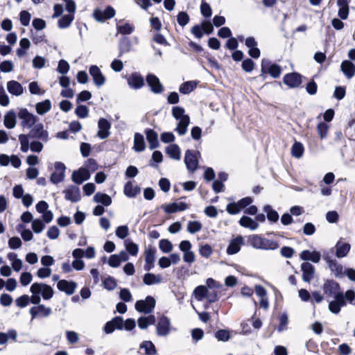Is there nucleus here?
<instances>
[{
  "label": "nucleus",
  "mask_w": 355,
  "mask_h": 355,
  "mask_svg": "<svg viewBox=\"0 0 355 355\" xmlns=\"http://www.w3.org/2000/svg\"><path fill=\"white\" fill-rule=\"evenodd\" d=\"M159 249L164 253H168L173 250V244L167 239H161L159 242Z\"/></svg>",
  "instance_id": "obj_49"
},
{
  "label": "nucleus",
  "mask_w": 355,
  "mask_h": 355,
  "mask_svg": "<svg viewBox=\"0 0 355 355\" xmlns=\"http://www.w3.org/2000/svg\"><path fill=\"white\" fill-rule=\"evenodd\" d=\"M212 252L213 250L211 247L208 244L202 245L199 248V253L203 257H209L212 254Z\"/></svg>",
  "instance_id": "obj_56"
},
{
  "label": "nucleus",
  "mask_w": 355,
  "mask_h": 355,
  "mask_svg": "<svg viewBox=\"0 0 355 355\" xmlns=\"http://www.w3.org/2000/svg\"><path fill=\"white\" fill-rule=\"evenodd\" d=\"M188 209V205L184 202H173L164 207L165 212L168 214L184 211Z\"/></svg>",
  "instance_id": "obj_29"
},
{
  "label": "nucleus",
  "mask_w": 355,
  "mask_h": 355,
  "mask_svg": "<svg viewBox=\"0 0 355 355\" xmlns=\"http://www.w3.org/2000/svg\"><path fill=\"white\" fill-rule=\"evenodd\" d=\"M33 285H39L40 286V294L45 300H49L53 296V289L51 286L42 283H33Z\"/></svg>",
  "instance_id": "obj_32"
},
{
  "label": "nucleus",
  "mask_w": 355,
  "mask_h": 355,
  "mask_svg": "<svg viewBox=\"0 0 355 355\" xmlns=\"http://www.w3.org/2000/svg\"><path fill=\"white\" fill-rule=\"evenodd\" d=\"M329 130V126L324 122H320L317 126V132L320 139H324L327 137Z\"/></svg>",
  "instance_id": "obj_51"
},
{
  "label": "nucleus",
  "mask_w": 355,
  "mask_h": 355,
  "mask_svg": "<svg viewBox=\"0 0 355 355\" xmlns=\"http://www.w3.org/2000/svg\"><path fill=\"white\" fill-rule=\"evenodd\" d=\"M76 114L81 119L86 118L89 114V109L85 105H78L75 110Z\"/></svg>",
  "instance_id": "obj_54"
},
{
  "label": "nucleus",
  "mask_w": 355,
  "mask_h": 355,
  "mask_svg": "<svg viewBox=\"0 0 355 355\" xmlns=\"http://www.w3.org/2000/svg\"><path fill=\"white\" fill-rule=\"evenodd\" d=\"M127 82L128 85L135 89H140L144 85L143 77L137 72L131 73L127 78Z\"/></svg>",
  "instance_id": "obj_22"
},
{
  "label": "nucleus",
  "mask_w": 355,
  "mask_h": 355,
  "mask_svg": "<svg viewBox=\"0 0 355 355\" xmlns=\"http://www.w3.org/2000/svg\"><path fill=\"white\" fill-rule=\"evenodd\" d=\"M196 87V83L193 81H187L182 84L180 87V92L182 94H187L192 92Z\"/></svg>",
  "instance_id": "obj_46"
},
{
  "label": "nucleus",
  "mask_w": 355,
  "mask_h": 355,
  "mask_svg": "<svg viewBox=\"0 0 355 355\" xmlns=\"http://www.w3.org/2000/svg\"><path fill=\"white\" fill-rule=\"evenodd\" d=\"M239 223L241 226L253 231L259 227V223L255 220L246 216H242Z\"/></svg>",
  "instance_id": "obj_31"
},
{
  "label": "nucleus",
  "mask_w": 355,
  "mask_h": 355,
  "mask_svg": "<svg viewBox=\"0 0 355 355\" xmlns=\"http://www.w3.org/2000/svg\"><path fill=\"white\" fill-rule=\"evenodd\" d=\"M119 297L124 302H128L132 300V296L127 288H122L119 293Z\"/></svg>",
  "instance_id": "obj_62"
},
{
  "label": "nucleus",
  "mask_w": 355,
  "mask_h": 355,
  "mask_svg": "<svg viewBox=\"0 0 355 355\" xmlns=\"http://www.w3.org/2000/svg\"><path fill=\"white\" fill-rule=\"evenodd\" d=\"M248 242L252 248L256 249L268 250H275L278 248L277 242L257 234L250 236L248 237Z\"/></svg>",
  "instance_id": "obj_2"
},
{
  "label": "nucleus",
  "mask_w": 355,
  "mask_h": 355,
  "mask_svg": "<svg viewBox=\"0 0 355 355\" xmlns=\"http://www.w3.org/2000/svg\"><path fill=\"white\" fill-rule=\"evenodd\" d=\"M123 191L128 197L134 198L139 193L140 189L137 186L134 187L132 183L129 181L125 184Z\"/></svg>",
  "instance_id": "obj_38"
},
{
  "label": "nucleus",
  "mask_w": 355,
  "mask_h": 355,
  "mask_svg": "<svg viewBox=\"0 0 355 355\" xmlns=\"http://www.w3.org/2000/svg\"><path fill=\"white\" fill-rule=\"evenodd\" d=\"M28 136L26 135H20L19 136V140L21 144V150L24 153H26L30 148Z\"/></svg>",
  "instance_id": "obj_52"
},
{
  "label": "nucleus",
  "mask_w": 355,
  "mask_h": 355,
  "mask_svg": "<svg viewBox=\"0 0 355 355\" xmlns=\"http://www.w3.org/2000/svg\"><path fill=\"white\" fill-rule=\"evenodd\" d=\"M139 347L144 349L146 355H156L157 354L155 346L151 341H143L140 344Z\"/></svg>",
  "instance_id": "obj_40"
},
{
  "label": "nucleus",
  "mask_w": 355,
  "mask_h": 355,
  "mask_svg": "<svg viewBox=\"0 0 355 355\" xmlns=\"http://www.w3.org/2000/svg\"><path fill=\"white\" fill-rule=\"evenodd\" d=\"M98 131L97 136L101 139H105L110 137L111 123L104 118H100L98 121Z\"/></svg>",
  "instance_id": "obj_11"
},
{
  "label": "nucleus",
  "mask_w": 355,
  "mask_h": 355,
  "mask_svg": "<svg viewBox=\"0 0 355 355\" xmlns=\"http://www.w3.org/2000/svg\"><path fill=\"white\" fill-rule=\"evenodd\" d=\"M202 224L199 221H189L187 225V231L191 234H195L201 230Z\"/></svg>",
  "instance_id": "obj_50"
},
{
  "label": "nucleus",
  "mask_w": 355,
  "mask_h": 355,
  "mask_svg": "<svg viewBox=\"0 0 355 355\" xmlns=\"http://www.w3.org/2000/svg\"><path fill=\"white\" fill-rule=\"evenodd\" d=\"M18 117L21 121V125L25 128H31L38 119V118L29 112L27 109L21 108L18 112Z\"/></svg>",
  "instance_id": "obj_4"
},
{
  "label": "nucleus",
  "mask_w": 355,
  "mask_h": 355,
  "mask_svg": "<svg viewBox=\"0 0 355 355\" xmlns=\"http://www.w3.org/2000/svg\"><path fill=\"white\" fill-rule=\"evenodd\" d=\"M292 155L297 159L300 158L304 153L303 145L297 141H295L291 148Z\"/></svg>",
  "instance_id": "obj_44"
},
{
  "label": "nucleus",
  "mask_w": 355,
  "mask_h": 355,
  "mask_svg": "<svg viewBox=\"0 0 355 355\" xmlns=\"http://www.w3.org/2000/svg\"><path fill=\"white\" fill-rule=\"evenodd\" d=\"M115 14V10L112 6H107L104 10L100 8L95 9L93 16L97 21L104 22L105 20L112 18Z\"/></svg>",
  "instance_id": "obj_8"
},
{
  "label": "nucleus",
  "mask_w": 355,
  "mask_h": 355,
  "mask_svg": "<svg viewBox=\"0 0 355 355\" xmlns=\"http://www.w3.org/2000/svg\"><path fill=\"white\" fill-rule=\"evenodd\" d=\"M322 289L327 296L336 297V295L343 294L340 292V286L339 284L333 281V280H327L322 286Z\"/></svg>",
  "instance_id": "obj_13"
},
{
  "label": "nucleus",
  "mask_w": 355,
  "mask_h": 355,
  "mask_svg": "<svg viewBox=\"0 0 355 355\" xmlns=\"http://www.w3.org/2000/svg\"><path fill=\"white\" fill-rule=\"evenodd\" d=\"M7 89L14 96H21L24 93V87L16 80H10L7 83Z\"/></svg>",
  "instance_id": "obj_27"
},
{
  "label": "nucleus",
  "mask_w": 355,
  "mask_h": 355,
  "mask_svg": "<svg viewBox=\"0 0 355 355\" xmlns=\"http://www.w3.org/2000/svg\"><path fill=\"white\" fill-rule=\"evenodd\" d=\"M156 250L154 248H150L145 250V265L144 270L146 271L150 270L154 267V262L155 260Z\"/></svg>",
  "instance_id": "obj_25"
},
{
  "label": "nucleus",
  "mask_w": 355,
  "mask_h": 355,
  "mask_svg": "<svg viewBox=\"0 0 355 355\" xmlns=\"http://www.w3.org/2000/svg\"><path fill=\"white\" fill-rule=\"evenodd\" d=\"M40 286L39 285H31L30 291L32 293V296L30 297V302L34 304H40L41 301L40 297Z\"/></svg>",
  "instance_id": "obj_39"
},
{
  "label": "nucleus",
  "mask_w": 355,
  "mask_h": 355,
  "mask_svg": "<svg viewBox=\"0 0 355 355\" xmlns=\"http://www.w3.org/2000/svg\"><path fill=\"white\" fill-rule=\"evenodd\" d=\"M51 108V102L49 99L37 103L35 105L36 112L40 115L48 112Z\"/></svg>",
  "instance_id": "obj_37"
},
{
  "label": "nucleus",
  "mask_w": 355,
  "mask_h": 355,
  "mask_svg": "<svg viewBox=\"0 0 355 355\" xmlns=\"http://www.w3.org/2000/svg\"><path fill=\"white\" fill-rule=\"evenodd\" d=\"M29 313L31 315V320H33L37 316L49 317L51 314L52 310L50 307H46L44 304H39L31 307L29 310Z\"/></svg>",
  "instance_id": "obj_14"
},
{
  "label": "nucleus",
  "mask_w": 355,
  "mask_h": 355,
  "mask_svg": "<svg viewBox=\"0 0 355 355\" xmlns=\"http://www.w3.org/2000/svg\"><path fill=\"white\" fill-rule=\"evenodd\" d=\"M215 337L219 341H227L230 338V332L227 330L221 329L215 333Z\"/></svg>",
  "instance_id": "obj_53"
},
{
  "label": "nucleus",
  "mask_w": 355,
  "mask_h": 355,
  "mask_svg": "<svg viewBox=\"0 0 355 355\" xmlns=\"http://www.w3.org/2000/svg\"><path fill=\"white\" fill-rule=\"evenodd\" d=\"M185 110L183 107L175 106L172 108L173 116L178 121L175 130L180 135H184L187 131V128L190 123V118L184 114Z\"/></svg>",
  "instance_id": "obj_1"
},
{
  "label": "nucleus",
  "mask_w": 355,
  "mask_h": 355,
  "mask_svg": "<svg viewBox=\"0 0 355 355\" xmlns=\"http://www.w3.org/2000/svg\"><path fill=\"white\" fill-rule=\"evenodd\" d=\"M104 287L110 291L114 290L116 286V282L113 277H108L103 282Z\"/></svg>",
  "instance_id": "obj_64"
},
{
  "label": "nucleus",
  "mask_w": 355,
  "mask_h": 355,
  "mask_svg": "<svg viewBox=\"0 0 355 355\" xmlns=\"http://www.w3.org/2000/svg\"><path fill=\"white\" fill-rule=\"evenodd\" d=\"M4 125L8 128L12 129L16 125V114L14 111L8 112L4 116L3 121Z\"/></svg>",
  "instance_id": "obj_35"
},
{
  "label": "nucleus",
  "mask_w": 355,
  "mask_h": 355,
  "mask_svg": "<svg viewBox=\"0 0 355 355\" xmlns=\"http://www.w3.org/2000/svg\"><path fill=\"white\" fill-rule=\"evenodd\" d=\"M73 15L69 14L64 15L61 19L58 20V26L60 28H66L70 26L73 20Z\"/></svg>",
  "instance_id": "obj_45"
},
{
  "label": "nucleus",
  "mask_w": 355,
  "mask_h": 355,
  "mask_svg": "<svg viewBox=\"0 0 355 355\" xmlns=\"http://www.w3.org/2000/svg\"><path fill=\"white\" fill-rule=\"evenodd\" d=\"M94 200L96 202L101 203L105 206H109L112 203L111 198L105 193H96L94 196Z\"/></svg>",
  "instance_id": "obj_42"
},
{
  "label": "nucleus",
  "mask_w": 355,
  "mask_h": 355,
  "mask_svg": "<svg viewBox=\"0 0 355 355\" xmlns=\"http://www.w3.org/2000/svg\"><path fill=\"white\" fill-rule=\"evenodd\" d=\"M207 290L208 289L205 286H197L193 291V294L195 295L197 300L201 301L202 299L205 298Z\"/></svg>",
  "instance_id": "obj_48"
},
{
  "label": "nucleus",
  "mask_w": 355,
  "mask_h": 355,
  "mask_svg": "<svg viewBox=\"0 0 355 355\" xmlns=\"http://www.w3.org/2000/svg\"><path fill=\"white\" fill-rule=\"evenodd\" d=\"M157 334L159 336H166L171 330V321L166 316H162L157 324Z\"/></svg>",
  "instance_id": "obj_12"
},
{
  "label": "nucleus",
  "mask_w": 355,
  "mask_h": 355,
  "mask_svg": "<svg viewBox=\"0 0 355 355\" xmlns=\"http://www.w3.org/2000/svg\"><path fill=\"white\" fill-rule=\"evenodd\" d=\"M263 211L266 213L267 218L269 221L272 223H276L279 220V214L278 213L272 209L271 206L266 205L263 207Z\"/></svg>",
  "instance_id": "obj_43"
},
{
  "label": "nucleus",
  "mask_w": 355,
  "mask_h": 355,
  "mask_svg": "<svg viewBox=\"0 0 355 355\" xmlns=\"http://www.w3.org/2000/svg\"><path fill=\"white\" fill-rule=\"evenodd\" d=\"M55 171L51 174L50 180L53 184H58L64 179L65 165L60 162H56L54 164Z\"/></svg>",
  "instance_id": "obj_9"
},
{
  "label": "nucleus",
  "mask_w": 355,
  "mask_h": 355,
  "mask_svg": "<svg viewBox=\"0 0 355 355\" xmlns=\"http://www.w3.org/2000/svg\"><path fill=\"white\" fill-rule=\"evenodd\" d=\"M261 76H264L265 73L268 72L270 75L277 78L279 77L282 73V69L280 66L276 64H271L270 60L263 59L261 61Z\"/></svg>",
  "instance_id": "obj_5"
},
{
  "label": "nucleus",
  "mask_w": 355,
  "mask_h": 355,
  "mask_svg": "<svg viewBox=\"0 0 355 355\" xmlns=\"http://www.w3.org/2000/svg\"><path fill=\"white\" fill-rule=\"evenodd\" d=\"M15 302L17 306L24 308L29 304L30 297L27 295H24L18 297Z\"/></svg>",
  "instance_id": "obj_60"
},
{
  "label": "nucleus",
  "mask_w": 355,
  "mask_h": 355,
  "mask_svg": "<svg viewBox=\"0 0 355 355\" xmlns=\"http://www.w3.org/2000/svg\"><path fill=\"white\" fill-rule=\"evenodd\" d=\"M288 323V318L286 313H283L279 316V325L278 327V331L279 332L286 329L287 324Z\"/></svg>",
  "instance_id": "obj_59"
},
{
  "label": "nucleus",
  "mask_w": 355,
  "mask_h": 355,
  "mask_svg": "<svg viewBox=\"0 0 355 355\" xmlns=\"http://www.w3.org/2000/svg\"><path fill=\"white\" fill-rule=\"evenodd\" d=\"M134 149L137 152L144 150L146 144L144 136L140 133H135L134 137Z\"/></svg>",
  "instance_id": "obj_36"
},
{
  "label": "nucleus",
  "mask_w": 355,
  "mask_h": 355,
  "mask_svg": "<svg viewBox=\"0 0 355 355\" xmlns=\"http://www.w3.org/2000/svg\"><path fill=\"white\" fill-rule=\"evenodd\" d=\"M226 210L230 214L234 215L240 212L241 208L237 202H232L227 205Z\"/></svg>",
  "instance_id": "obj_61"
},
{
  "label": "nucleus",
  "mask_w": 355,
  "mask_h": 355,
  "mask_svg": "<svg viewBox=\"0 0 355 355\" xmlns=\"http://www.w3.org/2000/svg\"><path fill=\"white\" fill-rule=\"evenodd\" d=\"M177 21L181 26H186L189 21V17L185 12H180L177 16Z\"/></svg>",
  "instance_id": "obj_57"
},
{
  "label": "nucleus",
  "mask_w": 355,
  "mask_h": 355,
  "mask_svg": "<svg viewBox=\"0 0 355 355\" xmlns=\"http://www.w3.org/2000/svg\"><path fill=\"white\" fill-rule=\"evenodd\" d=\"M200 155L198 151L187 150L184 155V163L187 168L191 172L196 171L198 166V156Z\"/></svg>",
  "instance_id": "obj_7"
},
{
  "label": "nucleus",
  "mask_w": 355,
  "mask_h": 355,
  "mask_svg": "<svg viewBox=\"0 0 355 355\" xmlns=\"http://www.w3.org/2000/svg\"><path fill=\"white\" fill-rule=\"evenodd\" d=\"M244 240L241 236H238L235 239L231 240L227 248V253L228 254H234L239 252L241 247L243 245Z\"/></svg>",
  "instance_id": "obj_24"
},
{
  "label": "nucleus",
  "mask_w": 355,
  "mask_h": 355,
  "mask_svg": "<svg viewBox=\"0 0 355 355\" xmlns=\"http://www.w3.org/2000/svg\"><path fill=\"white\" fill-rule=\"evenodd\" d=\"M324 259L328 263L329 268L335 277H339L344 275L343 268L336 260L330 259L329 256H324Z\"/></svg>",
  "instance_id": "obj_18"
},
{
  "label": "nucleus",
  "mask_w": 355,
  "mask_h": 355,
  "mask_svg": "<svg viewBox=\"0 0 355 355\" xmlns=\"http://www.w3.org/2000/svg\"><path fill=\"white\" fill-rule=\"evenodd\" d=\"M166 153L173 159H180V149L176 144H171L166 147Z\"/></svg>",
  "instance_id": "obj_41"
},
{
  "label": "nucleus",
  "mask_w": 355,
  "mask_h": 355,
  "mask_svg": "<svg viewBox=\"0 0 355 355\" xmlns=\"http://www.w3.org/2000/svg\"><path fill=\"white\" fill-rule=\"evenodd\" d=\"M45 227L44 223L40 219H35L32 222V229L34 232L38 234L43 231Z\"/></svg>",
  "instance_id": "obj_55"
},
{
  "label": "nucleus",
  "mask_w": 355,
  "mask_h": 355,
  "mask_svg": "<svg viewBox=\"0 0 355 355\" xmlns=\"http://www.w3.org/2000/svg\"><path fill=\"white\" fill-rule=\"evenodd\" d=\"M146 139L149 143V148L155 149L158 147L159 142L157 140V134L153 130L147 129L146 130Z\"/></svg>",
  "instance_id": "obj_33"
},
{
  "label": "nucleus",
  "mask_w": 355,
  "mask_h": 355,
  "mask_svg": "<svg viewBox=\"0 0 355 355\" xmlns=\"http://www.w3.org/2000/svg\"><path fill=\"white\" fill-rule=\"evenodd\" d=\"M200 11L202 15L205 17H209L211 16L212 10L210 6L206 3L202 2L200 6Z\"/></svg>",
  "instance_id": "obj_63"
},
{
  "label": "nucleus",
  "mask_w": 355,
  "mask_h": 355,
  "mask_svg": "<svg viewBox=\"0 0 355 355\" xmlns=\"http://www.w3.org/2000/svg\"><path fill=\"white\" fill-rule=\"evenodd\" d=\"M117 32L123 35H130L134 30L135 27L132 24L126 23L124 25H118L116 26Z\"/></svg>",
  "instance_id": "obj_47"
},
{
  "label": "nucleus",
  "mask_w": 355,
  "mask_h": 355,
  "mask_svg": "<svg viewBox=\"0 0 355 355\" xmlns=\"http://www.w3.org/2000/svg\"><path fill=\"white\" fill-rule=\"evenodd\" d=\"M155 306V300L150 296L146 297L145 300H138L136 302L135 309L140 313L146 314L150 313Z\"/></svg>",
  "instance_id": "obj_6"
},
{
  "label": "nucleus",
  "mask_w": 355,
  "mask_h": 355,
  "mask_svg": "<svg viewBox=\"0 0 355 355\" xmlns=\"http://www.w3.org/2000/svg\"><path fill=\"white\" fill-rule=\"evenodd\" d=\"M350 245L347 243L339 241L337 242L336 248V255L338 258L345 257L350 250Z\"/></svg>",
  "instance_id": "obj_30"
},
{
  "label": "nucleus",
  "mask_w": 355,
  "mask_h": 355,
  "mask_svg": "<svg viewBox=\"0 0 355 355\" xmlns=\"http://www.w3.org/2000/svg\"><path fill=\"white\" fill-rule=\"evenodd\" d=\"M89 72L92 77L94 84L98 87L103 86L105 83L106 78L98 66L92 65L89 67Z\"/></svg>",
  "instance_id": "obj_10"
},
{
  "label": "nucleus",
  "mask_w": 355,
  "mask_h": 355,
  "mask_svg": "<svg viewBox=\"0 0 355 355\" xmlns=\"http://www.w3.org/2000/svg\"><path fill=\"white\" fill-rule=\"evenodd\" d=\"M284 83L290 87H297L302 83V76L297 73H288L284 77Z\"/></svg>",
  "instance_id": "obj_23"
},
{
  "label": "nucleus",
  "mask_w": 355,
  "mask_h": 355,
  "mask_svg": "<svg viewBox=\"0 0 355 355\" xmlns=\"http://www.w3.org/2000/svg\"><path fill=\"white\" fill-rule=\"evenodd\" d=\"M301 270L302 271L303 281L309 283L314 277V266L309 262H304L301 265Z\"/></svg>",
  "instance_id": "obj_21"
},
{
  "label": "nucleus",
  "mask_w": 355,
  "mask_h": 355,
  "mask_svg": "<svg viewBox=\"0 0 355 355\" xmlns=\"http://www.w3.org/2000/svg\"><path fill=\"white\" fill-rule=\"evenodd\" d=\"M320 253L316 251L311 252L309 250H303L300 253L301 259L304 261L310 260L315 263H319V261H320Z\"/></svg>",
  "instance_id": "obj_28"
},
{
  "label": "nucleus",
  "mask_w": 355,
  "mask_h": 355,
  "mask_svg": "<svg viewBox=\"0 0 355 355\" xmlns=\"http://www.w3.org/2000/svg\"><path fill=\"white\" fill-rule=\"evenodd\" d=\"M148 85L150 87L152 92L155 94H161L164 91V87L161 84L159 79L154 74H148L146 77Z\"/></svg>",
  "instance_id": "obj_15"
},
{
  "label": "nucleus",
  "mask_w": 355,
  "mask_h": 355,
  "mask_svg": "<svg viewBox=\"0 0 355 355\" xmlns=\"http://www.w3.org/2000/svg\"><path fill=\"white\" fill-rule=\"evenodd\" d=\"M143 282L145 284L148 286L158 284L162 282V277L161 275L146 273L143 277Z\"/></svg>",
  "instance_id": "obj_34"
},
{
  "label": "nucleus",
  "mask_w": 355,
  "mask_h": 355,
  "mask_svg": "<svg viewBox=\"0 0 355 355\" xmlns=\"http://www.w3.org/2000/svg\"><path fill=\"white\" fill-rule=\"evenodd\" d=\"M129 233V230L128 226L121 225L116 228V235L119 239H123L128 236Z\"/></svg>",
  "instance_id": "obj_58"
},
{
  "label": "nucleus",
  "mask_w": 355,
  "mask_h": 355,
  "mask_svg": "<svg viewBox=\"0 0 355 355\" xmlns=\"http://www.w3.org/2000/svg\"><path fill=\"white\" fill-rule=\"evenodd\" d=\"M58 288L62 292H64L68 295H71L76 291L77 284L73 281H67L62 279L58 281L57 284Z\"/></svg>",
  "instance_id": "obj_17"
},
{
  "label": "nucleus",
  "mask_w": 355,
  "mask_h": 355,
  "mask_svg": "<svg viewBox=\"0 0 355 355\" xmlns=\"http://www.w3.org/2000/svg\"><path fill=\"white\" fill-rule=\"evenodd\" d=\"M89 178L90 173L85 168H80L78 171H74L71 175L72 180L77 184H82Z\"/></svg>",
  "instance_id": "obj_20"
},
{
  "label": "nucleus",
  "mask_w": 355,
  "mask_h": 355,
  "mask_svg": "<svg viewBox=\"0 0 355 355\" xmlns=\"http://www.w3.org/2000/svg\"><path fill=\"white\" fill-rule=\"evenodd\" d=\"M63 193H64V198L72 202H76L80 200V189L76 186H70L65 189Z\"/></svg>",
  "instance_id": "obj_19"
},
{
  "label": "nucleus",
  "mask_w": 355,
  "mask_h": 355,
  "mask_svg": "<svg viewBox=\"0 0 355 355\" xmlns=\"http://www.w3.org/2000/svg\"><path fill=\"white\" fill-rule=\"evenodd\" d=\"M346 305V302L344 299L343 294H338L336 295L334 300L331 301L329 304V310L334 314H338L341 307Z\"/></svg>",
  "instance_id": "obj_16"
},
{
  "label": "nucleus",
  "mask_w": 355,
  "mask_h": 355,
  "mask_svg": "<svg viewBox=\"0 0 355 355\" xmlns=\"http://www.w3.org/2000/svg\"><path fill=\"white\" fill-rule=\"evenodd\" d=\"M26 135L28 136V139H39L44 143L49 141V132L44 130V126L42 123L35 124Z\"/></svg>",
  "instance_id": "obj_3"
},
{
  "label": "nucleus",
  "mask_w": 355,
  "mask_h": 355,
  "mask_svg": "<svg viewBox=\"0 0 355 355\" xmlns=\"http://www.w3.org/2000/svg\"><path fill=\"white\" fill-rule=\"evenodd\" d=\"M340 70L348 79H351L355 75V64L349 60H344L341 63Z\"/></svg>",
  "instance_id": "obj_26"
}]
</instances>
